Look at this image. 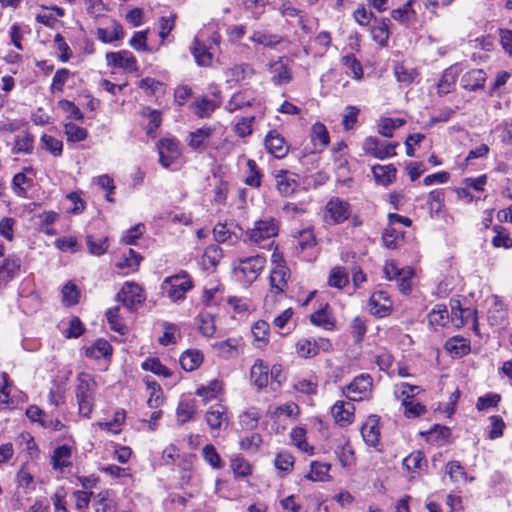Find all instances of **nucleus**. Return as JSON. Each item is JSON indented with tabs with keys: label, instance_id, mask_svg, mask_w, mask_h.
<instances>
[{
	"label": "nucleus",
	"instance_id": "21",
	"mask_svg": "<svg viewBox=\"0 0 512 512\" xmlns=\"http://www.w3.org/2000/svg\"><path fill=\"white\" fill-rule=\"evenodd\" d=\"M72 448L66 444L58 446L54 449L51 457L53 469L63 471L67 467L72 466Z\"/></svg>",
	"mask_w": 512,
	"mask_h": 512
},
{
	"label": "nucleus",
	"instance_id": "61",
	"mask_svg": "<svg viewBox=\"0 0 512 512\" xmlns=\"http://www.w3.org/2000/svg\"><path fill=\"white\" fill-rule=\"evenodd\" d=\"M125 411L119 410L114 414L113 420L109 422L99 423V426L101 429L110 431L114 434H117L120 429L119 427L124 423L125 421Z\"/></svg>",
	"mask_w": 512,
	"mask_h": 512
},
{
	"label": "nucleus",
	"instance_id": "56",
	"mask_svg": "<svg viewBox=\"0 0 512 512\" xmlns=\"http://www.w3.org/2000/svg\"><path fill=\"white\" fill-rule=\"evenodd\" d=\"M43 148L49 151L53 156L57 157L62 152L63 143L61 140L51 136L44 134L41 138Z\"/></svg>",
	"mask_w": 512,
	"mask_h": 512
},
{
	"label": "nucleus",
	"instance_id": "20",
	"mask_svg": "<svg viewBox=\"0 0 512 512\" xmlns=\"http://www.w3.org/2000/svg\"><path fill=\"white\" fill-rule=\"evenodd\" d=\"M276 179L277 189L282 196H291L299 187L297 176L288 171H281V173L276 176Z\"/></svg>",
	"mask_w": 512,
	"mask_h": 512
},
{
	"label": "nucleus",
	"instance_id": "30",
	"mask_svg": "<svg viewBox=\"0 0 512 512\" xmlns=\"http://www.w3.org/2000/svg\"><path fill=\"white\" fill-rule=\"evenodd\" d=\"M211 134H212L211 128H208V127L199 128L196 131L190 133L188 145L194 150L203 149L206 146Z\"/></svg>",
	"mask_w": 512,
	"mask_h": 512
},
{
	"label": "nucleus",
	"instance_id": "28",
	"mask_svg": "<svg viewBox=\"0 0 512 512\" xmlns=\"http://www.w3.org/2000/svg\"><path fill=\"white\" fill-rule=\"evenodd\" d=\"M328 304L321 305L317 311L310 315V321L313 325L324 329H332L334 320L327 311Z\"/></svg>",
	"mask_w": 512,
	"mask_h": 512
},
{
	"label": "nucleus",
	"instance_id": "19",
	"mask_svg": "<svg viewBox=\"0 0 512 512\" xmlns=\"http://www.w3.org/2000/svg\"><path fill=\"white\" fill-rule=\"evenodd\" d=\"M354 406L350 403L337 401L331 408V414L336 423L340 426H346L353 421Z\"/></svg>",
	"mask_w": 512,
	"mask_h": 512
},
{
	"label": "nucleus",
	"instance_id": "22",
	"mask_svg": "<svg viewBox=\"0 0 512 512\" xmlns=\"http://www.w3.org/2000/svg\"><path fill=\"white\" fill-rule=\"evenodd\" d=\"M486 73L482 69H473L465 73L461 78V85L464 89L475 91L484 87Z\"/></svg>",
	"mask_w": 512,
	"mask_h": 512
},
{
	"label": "nucleus",
	"instance_id": "62",
	"mask_svg": "<svg viewBox=\"0 0 512 512\" xmlns=\"http://www.w3.org/2000/svg\"><path fill=\"white\" fill-rule=\"evenodd\" d=\"M248 175L244 179L246 185L258 188L261 184V173L256 166V162H247Z\"/></svg>",
	"mask_w": 512,
	"mask_h": 512
},
{
	"label": "nucleus",
	"instance_id": "39",
	"mask_svg": "<svg viewBox=\"0 0 512 512\" xmlns=\"http://www.w3.org/2000/svg\"><path fill=\"white\" fill-rule=\"evenodd\" d=\"M141 367L143 370L150 371L159 376L170 377L172 375V372L158 358H147L141 364Z\"/></svg>",
	"mask_w": 512,
	"mask_h": 512
},
{
	"label": "nucleus",
	"instance_id": "6",
	"mask_svg": "<svg viewBox=\"0 0 512 512\" xmlns=\"http://www.w3.org/2000/svg\"><path fill=\"white\" fill-rule=\"evenodd\" d=\"M397 143L388 140H379L376 137H368L363 144V149L367 155L383 160L396 156L395 148Z\"/></svg>",
	"mask_w": 512,
	"mask_h": 512
},
{
	"label": "nucleus",
	"instance_id": "27",
	"mask_svg": "<svg viewBox=\"0 0 512 512\" xmlns=\"http://www.w3.org/2000/svg\"><path fill=\"white\" fill-rule=\"evenodd\" d=\"M219 105V102L203 97L199 100H196L191 105V108L195 115L200 118H205L209 117L211 113L214 112L217 107H219Z\"/></svg>",
	"mask_w": 512,
	"mask_h": 512
},
{
	"label": "nucleus",
	"instance_id": "1",
	"mask_svg": "<svg viewBox=\"0 0 512 512\" xmlns=\"http://www.w3.org/2000/svg\"><path fill=\"white\" fill-rule=\"evenodd\" d=\"M97 383L94 378L85 372L77 375L75 396L77 399L79 413L89 418L93 411Z\"/></svg>",
	"mask_w": 512,
	"mask_h": 512
},
{
	"label": "nucleus",
	"instance_id": "37",
	"mask_svg": "<svg viewBox=\"0 0 512 512\" xmlns=\"http://www.w3.org/2000/svg\"><path fill=\"white\" fill-rule=\"evenodd\" d=\"M97 36L102 42L111 43L123 38V29L119 23L113 22L111 31L104 28H98Z\"/></svg>",
	"mask_w": 512,
	"mask_h": 512
},
{
	"label": "nucleus",
	"instance_id": "12",
	"mask_svg": "<svg viewBox=\"0 0 512 512\" xmlns=\"http://www.w3.org/2000/svg\"><path fill=\"white\" fill-rule=\"evenodd\" d=\"M371 314L382 318L387 316L392 310V300L385 291L374 292L369 299Z\"/></svg>",
	"mask_w": 512,
	"mask_h": 512
},
{
	"label": "nucleus",
	"instance_id": "59",
	"mask_svg": "<svg viewBox=\"0 0 512 512\" xmlns=\"http://www.w3.org/2000/svg\"><path fill=\"white\" fill-rule=\"evenodd\" d=\"M65 134L67 136L68 141L76 142L82 141L87 136V131L85 128L75 125L74 123H66L65 124Z\"/></svg>",
	"mask_w": 512,
	"mask_h": 512
},
{
	"label": "nucleus",
	"instance_id": "33",
	"mask_svg": "<svg viewBox=\"0 0 512 512\" xmlns=\"http://www.w3.org/2000/svg\"><path fill=\"white\" fill-rule=\"evenodd\" d=\"M402 406L404 407V415L408 418H416L426 413V407L413 399V395L403 398Z\"/></svg>",
	"mask_w": 512,
	"mask_h": 512
},
{
	"label": "nucleus",
	"instance_id": "52",
	"mask_svg": "<svg viewBox=\"0 0 512 512\" xmlns=\"http://www.w3.org/2000/svg\"><path fill=\"white\" fill-rule=\"evenodd\" d=\"M202 454L204 460L213 468L219 469L223 467L220 455L212 444L205 445L202 449Z\"/></svg>",
	"mask_w": 512,
	"mask_h": 512
},
{
	"label": "nucleus",
	"instance_id": "50",
	"mask_svg": "<svg viewBox=\"0 0 512 512\" xmlns=\"http://www.w3.org/2000/svg\"><path fill=\"white\" fill-rule=\"evenodd\" d=\"M222 390V383L218 380L211 381L207 386H203L197 389L196 394L209 401L216 398Z\"/></svg>",
	"mask_w": 512,
	"mask_h": 512
},
{
	"label": "nucleus",
	"instance_id": "60",
	"mask_svg": "<svg viewBox=\"0 0 512 512\" xmlns=\"http://www.w3.org/2000/svg\"><path fill=\"white\" fill-rule=\"evenodd\" d=\"M112 504L113 502L109 498V492L103 491L96 495L93 506L96 512H111Z\"/></svg>",
	"mask_w": 512,
	"mask_h": 512
},
{
	"label": "nucleus",
	"instance_id": "40",
	"mask_svg": "<svg viewBox=\"0 0 512 512\" xmlns=\"http://www.w3.org/2000/svg\"><path fill=\"white\" fill-rule=\"evenodd\" d=\"M431 325L445 326L449 322V312L445 305H436L428 314Z\"/></svg>",
	"mask_w": 512,
	"mask_h": 512
},
{
	"label": "nucleus",
	"instance_id": "48",
	"mask_svg": "<svg viewBox=\"0 0 512 512\" xmlns=\"http://www.w3.org/2000/svg\"><path fill=\"white\" fill-rule=\"evenodd\" d=\"M445 194L442 189L432 190L428 195V206L431 213H440L444 206Z\"/></svg>",
	"mask_w": 512,
	"mask_h": 512
},
{
	"label": "nucleus",
	"instance_id": "46",
	"mask_svg": "<svg viewBox=\"0 0 512 512\" xmlns=\"http://www.w3.org/2000/svg\"><path fill=\"white\" fill-rule=\"evenodd\" d=\"M403 466L409 471H416L426 466V459L421 451H414L410 453L403 460Z\"/></svg>",
	"mask_w": 512,
	"mask_h": 512
},
{
	"label": "nucleus",
	"instance_id": "43",
	"mask_svg": "<svg viewBox=\"0 0 512 512\" xmlns=\"http://www.w3.org/2000/svg\"><path fill=\"white\" fill-rule=\"evenodd\" d=\"M141 260L142 256L135 250L129 248L127 253L123 254L122 259L116 264V266L119 269L129 268L131 270H135L139 266Z\"/></svg>",
	"mask_w": 512,
	"mask_h": 512
},
{
	"label": "nucleus",
	"instance_id": "35",
	"mask_svg": "<svg viewBox=\"0 0 512 512\" xmlns=\"http://www.w3.org/2000/svg\"><path fill=\"white\" fill-rule=\"evenodd\" d=\"M458 76L457 68L450 67L446 69L438 83V92L440 94L449 93L455 85Z\"/></svg>",
	"mask_w": 512,
	"mask_h": 512
},
{
	"label": "nucleus",
	"instance_id": "15",
	"mask_svg": "<svg viewBox=\"0 0 512 512\" xmlns=\"http://www.w3.org/2000/svg\"><path fill=\"white\" fill-rule=\"evenodd\" d=\"M265 146L268 152L277 159L285 157L288 152V146L284 138L276 130H272L267 134Z\"/></svg>",
	"mask_w": 512,
	"mask_h": 512
},
{
	"label": "nucleus",
	"instance_id": "23",
	"mask_svg": "<svg viewBox=\"0 0 512 512\" xmlns=\"http://www.w3.org/2000/svg\"><path fill=\"white\" fill-rule=\"evenodd\" d=\"M250 377L258 388H264L269 382V367L261 359H257L250 370Z\"/></svg>",
	"mask_w": 512,
	"mask_h": 512
},
{
	"label": "nucleus",
	"instance_id": "18",
	"mask_svg": "<svg viewBox=\"0 0 512 512\" xmlns=\"http://www.w3.org/2000/svg\"><path fill=\"white\" fill-rule=\"evenodd\" d=\"M157 148L160 156L159 160H174L180 155V142L173 137L159 140Z\"/></svg>",
	"mask_w": 512,
	"mask_h": 512
},
{
	"label": "nucleus",
	"instance_id": "32",
	"mask_svg": "<svg viewBox=\"0 0 512 512\" xmlns=\"http://www.w3.org/2000/svg\"><path fill=\"white\" fill-rule=\"evenodd\" d=\"M192 54L198 65L200 66H209L212 63V53L209 52L208 48L205 44L200 42L197 38L194 41V46L192 48Z\"/></svg>",
	"mask_w": 512,
	"mask_h": 512
},
{
	"label": "nucleus",
	"instance_id": "13",
	"mask_svg": "<svg viewBox=\"0 0 512 512\" xmlns=\"http://www.w3.org/2000/svg\"><path fill=\"white\" fill-rule=\"evenodd\" d=\"M205 418L212 430L226 428L229 423L227 408L222 404L211 406L206 412Z\"/></svg>",
	"mask_w": 512,
	"mask_h": 512
},
{
	"label": "nucleus",
	"instance_id": "4",
	"mask_svg": "<svg viewBox=\"0 0 512 512\" xmlns=\"http://www.w3.org/2000/svg\"><path fill=\"white\" fill-rule=\"evenodd\" d=\"M332 348V344L329 339L319 337L314 338H302L296 343V352L302 358H312L317 356L320 352H328Z\"/></svg>",
	"mask_w": 512,
	"mask_h": 512
},
{
	"label": "nucleus",
	"instance_id": "45",
	"mask_svg": "<svg viewBox=\"0 0 512 512\" xmlns=\"http://www.w3.org/2000/svg\"><path fill=\"white\" fill-rule=\"evenodd\" d=\"M269 324L266 321L259 320L252 326V334L257 341L258 347L268 343L269 339Z\"/></svg>",
	"mask_w": 512,
	"mask_h": 512
},
{
	"label": "nucleus",
	"instance_id": "58",
	"mask_svg": "<svg viewBox=\"0 0 512 512\" xmlns=\"http://www.w3.org/2000/svg\"><path fill=\"white\" fill-rule=\"evenodd\" d=\"M446 474L449 475L451 481L453 482L466 480V472L458 461H450L447 463Z\"/></svg>",
	"mask_w": 512,
	"mask_h": 512
},
{
	"label": "nucleus",
	"instance_id": "11",
	"mask_svg": "<svg viewBox=\"0 0 512 512\" xmlns=\"http://www.w3.org/2000/svg\"><path fill=\"white\" fill-rule=\"evenodd\" d=\"M106 61L109 66L122 68L129 72L138 70L137 61L131 52L121 50L118 52H109L106 54Z\"/></svg>",
	"mask_w": 512,
	"mask_h": 512
},
{
	"label": "nucleus",
	"instance_id": "14",
	"mask_svg": "<svg viewBox=\"0 0 512 512\" xmlns=\"http://www.w3.org/2000/svg\"><path fill=\"white\" fill-rule=\"evenodd\" d=\"M269 71L272 74L271 81L274 85H285L292 80V70L281 58L270 63Z\"/></svg>",
	"mask_w": 512,
	"mask_h": 512
},
{
	"label": "nucleus",
	"instance_id": "5",
	"mask_svg": "<svg viewBox=\"0 0 512 512\" xmlns=\"http://www.w3.org/2000/svg\"><path fill=\"white\" fill-rule=\"evenodd\" d=\"M350 204L339 198H331L325 207V221L330 225L340 224L346 221L350 216Z\"/></svg>",
	"mask_w": 512,
	"mask_h": 512
},
{
	"label": "nucleus",
	"instance_id": "31",
	"mask_svg": "<svg viewBox=\"0 0 512 512\" xmlns=\"http://www.w3.org/2000/svg\"><path fill=\"white\" fill-rule=\"evenodd\" d=\"M311 140L315 147L323 149L329 144V133L325 125L321 122H316L311 128Z\"/></svg>",
	"mask_w": 512,
	"mask_h": 512
},
{
	"label": "nucleus",
	"instance_id": "47",
	"mask_svg": "<svg viewBox=\"0 0 512 512\" xmlns=\"http://www.w3.org/2000/svg\"><path fill=\"white\" fill-rule=\"evenodd\" d=\"M260 414L255 408L243 412L239 416L240 425L243 429L252 430L257 427Z\"/></svg>",
	"mask_w": 512,
	"mask_h": 512
},
{
	"label": "nucleus",
	"instance_id": "24",
	"mask_svg": "<svg viewBox=\"0 0 512 512\" xmlns=\"http://www.w3.org/2000/svg\"><path fill=\"white\" fill-rule=\"evenodd\" d=\"M372 172L376 183L383 186L392 183L396 177V168L392 164L375 165L372 167Z\"/></svg>",
	"mask_w": 512,
	"mask_h": 512
},
{
	"label": "nucleus",
	"instance_id": "64",
	"mask_svg": "<svg viewBox=\"0 0 512 512\" xmlns=\"http://www.w3.org/2000/svg\"><path fill=\"white\" fill-rule=\"evenodd\" d=\"M87 245L91 254L102 255L108 248L107 240L105 238L94 239L92 236L87 237Z\"/></svg>",
	"mask_w": 512,
	"mask_h": 512
},
{
	"label": "nucleus",
	"instance_id": "26",
	"mask_svg": "<svg viewBox=\"0 0 512 512\" xmlns=\"http://www.w3.org/2000/svg\"><path fill=\"white\" fill-rule=\"evenodd\" d=\"M445 349L455 356H464L470 352V342L460 336H454L445 343Z\"/></svg>",
	"mask_w": 512,
	"mask_h": 512
},
{
	"label": "nucleus",
	"instance_id": "17",
	"mask_svg": "<svg viewBox=\"0 0 512 512\" xmlns=\"http://www.w3.org/2000/svg\"><path fill=\"white\" fill-rule=\"evenodd\" d=\"M361 435L367 445H377L380 437L379 419L377 416L371 415L368 417L366 422L362 425Z\"/></svg>",
	"mask_w": 512,
	"mask_h": 512
},
{
	"label": "nucleus",
	"instance_id": "49",
	"mask_svg": "<svg viewBox=\"0 0 512 512\" xmlns=\"http://www.w3.org/2000/svg\"><path fill=\"white\" fill-rule=\"evenodd\" d=\"M251 40L260 45L274 47L277 44L281 43L282 38L275 34L257 31L253 33V35L251 36Z\"/></svg>",
	"mask_w": 512,
	"mask_h": 512
},
{
	"label": "nucleus",
	"instance_id": "53",
	"mask_svg": "<svg viewBox=\"0 0 512 512\" xmlns=\"http://www.w3.org/2000/svg\"><path fill=\"white\" fill-rule=\"evenodd\" d=\"M404 123L405 121L401 118H383L379 123V133L384 137H392L393 130Z\"/></svg>",
	"mask_w": 512,
	"mask_h": 512
},
{
	"label": "nucleus",
	"instance_id": "54",
	"mask_svg": "<svg viewBox=\"0 0 512 512\" xmlns=\"http://www.w3.org/2000/svg\"><path fill=\"white\" fill-rule=\"evenodd\" d=\"M247 71L252 72V69L247 64L234 65L226 71L227 81L240 82L246 78Z\"/></svg>",
	"mask_w": 512,
	"mask_h": 512
},
{
	"label": "nucleus",
	"instance_id": "57",
	"mask_svg": "<svg viewBox=\"0 0 512 512\" xmlns=\"http://www.w3.org/2000/svg\"><path fill=\"white\" fill-rule=\"evenodd\" d=\"M177 417L181 423L192 419L195 413V404L193 401H181L177 407Z\"/></svg>",
	"mask_w": 512,
	"mask_h": 512
},
{
	"label": "nucleus",
	"instance_id": "10",
	"mask_svg": "<svg viewBox=\"0 0 512 512\" xmlns=\"http://www.w3.org/2000/svg\"><path fill=\"white\" fill-rule=\"evenodd\" d=\"M265 263L266 259L263 256L256 255L240 259L238 269L248 281L252 282L257 279Z\"/></svg>",
	"mask_w": 512,
	"mask_h": 512
},
{
	"label": "nucleus",
	"instance_id": "29",
	"mask_svg": "<svg viewBox=\"0 0 512 512\" xmlns=\"http://www.w3.org/2000/svg\"><path fill=\"white\" fill-rule=\"evenodd\" d=\"M112 354V346L103 339H98L92 346L88 347L85 355L88 358L100 359L107 358Z\"/></svg>",
	"mask_w": 512,
	"mask_h": 512
},
{
	"label": "nucleus",
	"instance_id": "9",
	"mask_svg": "<svg viewBox=\"0 0 512 512\" xmlns=\"http://www.w3.org/2000/svg\"><path fill=\"white\" fill-rule=\"evenodd\" d=\"M372 384V377L369 374H361L346 386L344 394L352 401H361L369 396Z\"/></svg>",
	"mask_w": 512,
	"mask_h": 512
},
{
	"label": "nucleus",
	"instance_id": "25",
	"mask_svg": "<svg viewBox=\"0 0 512 512\" xmlns=\"http://www.w3.org/2000/svg\"><path fill=\"white\" fill-rule=\"evenodd\" d=\"M179 362L185 371H194L203 362V354L197 349H189L182 353Z\"/></svg>",
	"mask_w": 512,
	"mask_h": 512
},
{
	"label": "nucleus",
	"instance_id": "63",
	"mask_svg": "<svg viewBox=\"0 0 512 512\" xmlns=\"http://www.w3.org/2000/svg\"><path fill=\"white\" fill-rule=\"evenodd\" d=\"M230 466L236 477H246L251 473L250 464L243 458L232 459Z\"/></svg>",
	"mask_w": 512,
	"mask_h": 512
},
{
	"label": "nucleus",
	"instance_id": "38",
	"mask_svg": "<svg viewBox=\"0 0 512 512\" xmlns=\"http://www.w3.org/2000/svg\"><path fill=\"white\" fill-rule=\"evenodd\" d=\"M495 236L492 239V244L496 248H512V238L506 228L501 225H495L493 228Z\"/></svg>",
	"mask_w": 512,
	"mask_h": 512
},
{
	"label": "nucleus",
	"instance_id": "2",
	"mask_svg": "<svg viewBox=\"0 0 512 512\" xmlns=\"http://www.w3.org/2000/svg\"><path fill=\"white\" fill-rule=\"evenodd\" d=\"M192 288L193 283L188 273L183 270L175 275L166 277L161 284V289L173 302L183 300L186 293Z\"/></svg>",
	"mask_w": 512,
	"mask_h": 512
},
{
	"label": "nucleus",
	"instance_id": "34",
	"mask_svg": "<svg viewBox=\"0 0 512 512\" xmlns=\"http://www.w3.org/2000/svg\"><path fill=\"white\" fill-rule=\"evenodd\" d=\"M311 469L305 478L314 482L326 481L329 478L330 465L327 463H321L317 461L311 462Z\"/></svg>",
	"mask_w": 512,
	"mask_h": 512
},
{
	"label": "nucleus",
	"instance_id": "44",
	"mask_svg": "<svg viewBox=\"0 0 512 512\" xmlns=\"http://www.w3.org/2000/svg\"><path fill=\"white\" fill-rule=\"evenodd\" d=\"M199 330L202 335L211 337L216 331L214 316L208 312H202L198 316Z\"/></svg>",
	"mask_w": 512,
	"mask_h": 512
},
{
	"label": "nucleus",
	"instance_id": "7",
	"mask_svg": "<svg viewBox=\"0 0 512 512\" xmlns=\"http://www.w3.org/2000/svg\"><path fill=\"white\" fill-rule=\"evenodd\" d=\"M278 233V226L274 219H265L255 222L254 227L246 232L250 242L260 245L262 241L270 240Z\"/></svg>",
	"mask_w": 512,
	"mask_h": 512
},
{
	"label": "nucleus",
	"instance_id": "3",
	"mask_svg": "<svg viewBox=\"0 0 512 512\" xmlns=\"http://www.w3.org/2000/svg\"><path fill=\"white\" fill-rule=\"evenodd\" d=\"M290 277L289 269L283 264H277L270 273V291L266 295L265 303L267 304L270 300L274 302V297L282 295L287 286L288 279Z\"/></svg>",
	"mask_w": 512,
	"mask_h": 512
},
{
	"label": "nucleus",
	"instance_id": "42",
	"mask_svg": "<svg viewBox=\"0 0 512 512\" xmlns=\"http://www.w3.org/2000/svg\"><path fill=\"white\" fill-rule=\"evenodd\" d=\"M349 282L348 273L342 267H335L331 270L328 284L331 287L341 289Z\"/></svg>",
	"mask_w": 512,
	"mask_h": 512
},
{
	"label": "nucleus",
	"instance_id": "36",
	"mask_svg": "<svg viewBox=\"0 0 512 512\" xmlns=\"http://www.w3.org/2000/svg\"><path fill=\"white\" fill-rule=\"evenodd\" d=\"M120 308L118 306L108 309L106 312L107 321L109 323L110 328L120 333L121 335H124L128 328L123 322V320L119 316Z\"/></svg>",
	"mask_w": 512,
	"mask_h": 512
},
{
	"label": "nucleus",
	"instance_id": "16",
	"mask_svg": "<svg viewBox=\"0 0 512 512\" xmlns=\"http://www.w3.org/2000/svg\"><path fill=\"white\" fill-rule=\"evenodd\" d=\"M21 261L14 256H8L0 265V288L5 287L19 273Z\"/></svg>",
	"mask_w": 512,
	"mask_h": 512
},
{
	"label": "nucleus",
	"instance_id": "51",
	"mask_svg": "<svg viewBox=\"0 0 512 512\" xmlns=\"http://www.w3.org/2000/svg\"><path fill=\"white\" fill-rule=\"evenodd\" d=\"M275 467L284 473H290L294 465V457L286 451L279 452L275 457Z\"/></svg>",
	"mask_w": 512,
	"mask_h": 512
},
{
	"label": "nucleus",
	"instance_id": "8",
	"mask_svg": "<svg viewBox=\"0 0 512 512\" xmlns=\"http://www.w3.org/2000/svg\"><path fill=\"white\" fill-rule=\"evenodd\" d=\"M116 301L120 302L127 309L132 310L136 305L142 304L145 301V295L138 284L125 282L116 295Z\"/></svg>",
	"mask_w": 512,
	"mask_h": 512
},
{
	"label": "nucleus",
	"instance_id": "55",
	"mask_svg": "<svg viewBox=\"0 0 512 512\" xmlns=\"http://www.w3.org/2000/svg\"><path fill=\"white\" fill-rule=\"evenodd\" d=\"M79 296V290L77 286L72 282H68L62 289V298L66 306L77 304L79 301Z\"/></svg>",
	"mask_w": 512,
	"mask_h": 512
},
{
	"label": "nucleus",
	"instance_id": "41",
	"mask_svg": "<svg viewBox=\"0 0 512 512\" xmlns=\"http://www.w3.org/2000/svg\"><path fill=\"white\" fill-rule=\"evenodd\" d=\"M253 98L247 97L245 93H235L226 104V110L230 113L251 106Z\"/></svg>",
	"mask_w": 512,
	"mask_h": 512
}]
</instances>
